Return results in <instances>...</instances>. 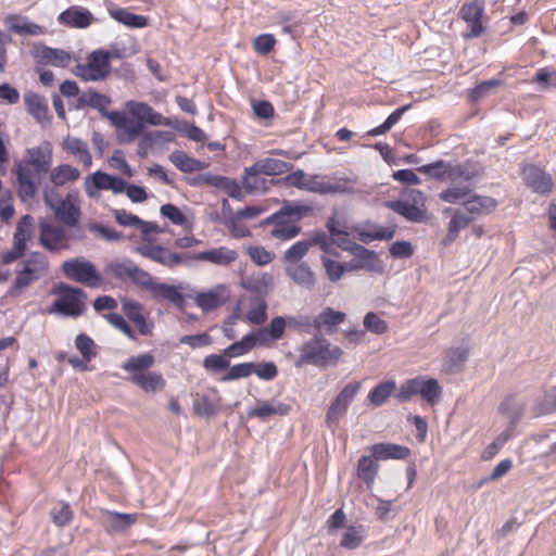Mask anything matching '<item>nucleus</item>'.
<instances>
[{
  "label": "nucleus",
  "mask_w": 556,
  "mask_h": 556,
  "mask_svg": "<svg viewBox=\"0 0 556 556\" xmlns=\"http://www.w3.org/2000/svg\"><path fill=\"white\" fill-rule=\"evenodd\" d=\"M395 235V227H383L380 225H367L358 231V239L364 243L375 240H391Z\"/></svg>",
  "instance_id": "c03bdc74"
},
{
  "label": "nucleus",
  "mask_w": 556,
  "mask_h": 556,
  "mask_svg": "<svg viewBox=\"0 0 556 556\" xmlns=\"http://www.w3.org/2000/svg\"><path fill=\"white\" fill-rule=\"evenodd\" d=\"M418 172L432 179L450 182L469 181L476 176L467 164H451L443 160L422 165L418 167Z\"/></svg>",
  "instance_id": "9d476101"
},
{
  "label": "nucleus",
  "mask_w": 556,
  "mask_h": 556,
  "mask_svg": "<svg viewBox=\"0 0 556 556\" xmlns=\"http://www.w3.org/2000/svg\"><path fill=\"white\" fill-rule=\"evenodd\" d=\"M472 190L468 186H452L439 193V199L450 204H462L472 195Z\"/></svg>",
  "instance_id": "a18cd8bd"
},
{
  "label": "nucleus",
  "mask_w": 556,
  "mask_h": 556,
  "mask_svg": "<svg viewBox=\"0 0 556 556\" xmlns=\"http://www.w3.org/2000/svg\"><path fill=\"white\" fill-rule=\"evenodd\" d=\"M345 319V314L342 312L334 311L330 307L324 309L318 316H316L313 320V323L309 321L308 317H304L303 321H301L299 325L302 326H314L316 329H321L323 326L327 327H333L341 323H343Z\"/></svg>",
  "instance_id": "a19ab883"
},
{
  "label": "nucleus",
  "mask_w": 556,
  "mask_h": 556,
  "mask_svg": "<svg viewBox=\"0 0 556 556\" xmlns=\"http://www.w3.org/2000/svg\"><path fill=\"white\" fill-rule=\"evenodd\" d=\"M308 177L304 170L302 169H296L290 174H288L287 176H285L281 181L285 186L287 187H294V188H298L300 190H307V180H308Z\"/></svg>",
  "instance_id": "338daca9"
},
{
  "label": "nucleus",
  "mask_w": 556,
  "mask_h": 556,
  "mask_svg": "<svg viewBox=\"0 0 556 556\" xmlns=\"http://www.w3.org/2000/svg\"><path fill=\"white\" fill-rule=\"evenodd\" d=\"M109 15L116 22L128 28H143L148 26V17L129 12L125 8L111 5L108 9Z\"/></svg>",
  "instance_id": "4c0bfd02"
},
{
  "label": "nucleus",
  "mask_w": 556,
  "mask_h": 556,
  "mask_svg": "<svg viewBox=\"0 0 556 556\" xmlns=\"http://www.w3.org/2000/svg\"><path fill=\"white\" fill-rule=\"evenodd\" d=\"M62 270L68 279L91 288L100 287L102 283L101 274L97 270L96 266L83 258L65 261L62 265Z\"/></svg>",
  "instance_id": "f8f14e48"
},
{
  "label": "nucleus",
  "mask_w": 556,
  "mask_h": 556,
  "mask_svg": "<svg viewBox=\"0 0 556 556\" xmlns=\"http://www.w3.org/2000/svg\"><path fill=\"white\" fill-rule=\"evenodd\" d=\"M291 407L278 401H258L256 405L247 412L249 418H258L262 421L268 420L271 416H286Z\"/></svg>",
  "instance_id": "b1692460"
},
{
  "label": "nucleus",
  "mask_w": 556,
  "mask_h": 556,
  "mask_svg": "<svg viewBox=\"0 0 556 556\" xmlns=\"http://www.w3.org/2000/svg\"><path fill=\"white\" fill-rule=\"evenodd\" d=\"M74 513L71 505L66 502H60L51 510V518L55 526L65 527L73 520Z\"/></svg>",
  "instance_id": "3c124183"
},
{
  "label": "nucleus",
  "mask_w": 556,
  "mask_h": 556,
  "mask_svg": "<svg viewBox=\"0 0 556 556\" xmlns=\"http://www.w3.org/2000/svg\"><path fill=\"white\" fill-rule=\"evenodd\" d=\"M229 298V288L225 285H217L207 291L197 293L194 303L203 312H211L226 304Z\"/></svg>",
  "instance_id": "6ab92c4d"
},
{
  "label": "nucleus",
  "mask_w": 556,
  "mask_h": 556,
  "mask_svg": "<svg viewBox=\"0 0 556 556\" xmlns=\"http://www.w3.org/2000/svg\"><path fill=\"white\" fill-rule=\"evenodd\" d=\"M52 293L58 298L50 306L49 313L76 318L86 312L87 293L84 290L60 282L53 287Z\"/></svg>",
  "instance_id": "39448f33"
},
{
  "label": "nucleus",
  "mask_w": 556,
  "mask_h": 556,
  "mask_svg": "<svg viewBox=\"0 0 556 556\" xmlns=\"http://www.w3.org/2000/svg\"><path fill=\"white\" fill-rule=\"evenodd\" d=\"M366 539V529L361 523L344 527L341 535L340 546L346 549L358 548Z\"/></svg>",
  "instance_id": "ea45409f"
},
{
  "label": "nucleus",
  "mask_w": 556,
  "mask_h": 556,
  "mask_svg": "<svg viewBox=\"0 0 556 556\" xmlns=\"http://www.w3.org/2000/svg\"><path fill=\"white\" fill-rule=\"evenodd\" d=\"M75 346L86 362H90L97 355L94 341L87 334H78L75 339Z\"/></svg>",
  "instance_id": "6e6d98bb"
},
{
  "label": "nucleus",
  "mask_w": 556,
  "mask_h": 556,
  "mask_svg": "<svg viewBox=\"0 0 556 556\" xmlns=\"http://www.w3.org/2000/svg\"><path fill=\"white\" fill-rule=\"evenodd\" d=\"M294 365L302 367L313 365L316 367L336 366L343 356V350L332 344L321 336H315L305 341L299 349Z\"/></svg>",
  "instance_id": "7ed1b4c3"
},
{
  "label": "nucleus",
  "mask_w": 556,
  "mask_h": 556,
  "mask_svg": "<svg viewBox=\"0 0 556 556\" xmlns=\"http://www.w3.org/2000/svg\"><path fill=\"white\" fill-rule=\"evenodd\" d=\"M112 124L126 136L125 140L130 142L143 131V124L136 121L132 116H127L122 112H112L109 115Z\"/></svg>",
  "instance_id": "bb28decb"
},
{
  "label": "nucleus",
  "mask_w": 556,
  "mask_h": 556,
  "mask_svg": "<svg viewBox=\"0 0 556 556\" xmlns=\"http://www.w3.org/2000/svg\"><path fill=\"white\" fill-rule=\"evenodd\" d=\"M386 206L414 223L427 218L426 195L418 189H404L400 199L386 202Z\"/></svg>",
  "instance_id": "0eeeda50"
},
{
  "label": "nucleus",
  "mask_w": 556,
  "mask_h": 556,
  "mask_svg": "<svg viewBox=\"0 0 556 556\" xmlns=\"http://www.w3.org/2000/svg\"><path fill=\"white\" fill-rule=\"evenodd\" d=\"M84 187L86 194L90 199H97L102 190H110L115 194L123 193L126 188V180L118 176L97 170L86 177Z\"/></svg>",
  "instance_id": "ddd939ff"
},
{
  "label": "nucleus",
  "mask_w": 556,
  "mask_h": 556,
  "mask_svg": "<svg viewBox=\"0 0 556 556\" xmlns=\"http://www.w3.org/2000/svg\"><path fill=\"white\" fill-rule=\"evenodd\" d=\"M136 251L143 257L169 268L191 260V256L188 254L173 253L169 249L155 244H141L136 248Z\"/></svg>",
  "instance_id": "2eb2a0df"
},
{
  "label": "nucleus",
  "mask_w": 556,
  "mask_h": 556,
  "mask_svg": "<svg viewBox=\"0 0 556 556\" xmlns=\"http://www.w3.org/2000/svg\"><path fill=\"white\" fill-rule=\"evenodd\" d=\"M326 227L332 238H336V242L340 248H349L351 242L348 222L344 218H338L331 216L328 218Z\"/></svg>",
  "instance_id": "79ce46f5"
},
{
  "label": "nucleus",
  "mask_w": 556,
  "mask_h": 556,
  "mask_svg": "<svg viewBox=\"0 0 556 556\" xmlns=\"http://www.w3.org/2000/svg\"><path fill=\"white\" fill-rule=\"evenodd\" d=\"M352 181L349 178L330 179L327 176L311 175L307 180L308 192L325 194L352 192Z\"/></svg>",
  "instance_id": "dca6fc26"
},
{
  "label": "nucleus",
  "mask_w": 556,
  "mask_h": 556,
  "mask_svg": "<svg viewBox=\"0 0 556 556\" xmlns=\"http://www.w3.org/2000/svg\"><path fill=\"white\" fill-rule=\"evenodd\" d=\"M49 262L40 252H33L15 268V278L7 291L10 298L21 296L34 282L48 274Z\"/></svg>",
  "instance_id": "20e7f679"
},
{
  "label": "nucleus",
  "mask_w": 556,
  "mask_h": 556,
  "mask_svg": "<svg viewBox=\"0 0 556 556\" xmlns=\"http://www.w3.org/2000/svg\"><path fill=\"white\" fill-rule=\"evenodd\" d=\"M45 202L53 211L55 216L66 226L75 227L79 223L80 208L76 203V197L68 193L65 199H55L53 192L45 193Z\"/></svg>",
  "instance_id": "4468645a"
},
{
  "label": "nucleus",
  "mask_w": 556,
  "mask_h": 556,
  "mask_svg": "<svg viewBox=\"0 0 556 556\" xmlns=\"http://www.w3.org/2000/svg\"><path fill=\"white\" fill-rule=\"evenodd\" d=\"M254 363H240L233 366H229V370L220 378L222 382H229L233 380H239L242 378H247L253 374Z\"/></svg>",
  "instance_id": "603ef678"
},
{
  "label": "nucleus",
  "mask_w": 556,
  "mask_h": 556,
  "mask_svg": "<svg viewBox=\"0 0 556 556\" xmlns=\"http://www.w3.org/2000/svg\"><path fill=\"white\" fill-rule=\"evenodd\" d=\"M343 250L350 251L352 255L357 260L363 269L368 271H382L381 262L375 251L368 250L365 247L350 242L349 248H342Z\"/></svg>",
  "instance_id": "cd10ccee"
},
{
  "label": "nucleus",
  "mask_w": 556,
  "mask_h": 556,
  "mask_svg": "<svg viewBox=\"0 0 556 556\" xmlns=\"http://www.w3.org/2000/svg\"><path fill=\"white\" fill-rule=\"evenodd\" d=\"M308 241H298L285 252V261L288 264H301L300 262L308 252Z\"/></svg>",
  "instance_id": "4d7b16f0"
},
{
  "label": "nucleus",
  "mask_w": 556,
  "mask_h": 556,
  "mask_svg": "<svg viewBox=\"0 0 556 556\" xmlns=\"http://www.w3.org/2000/svg\"><path fill=\"white\" fill-rule=\"evenodd\" d=\"M39 243L49 251H60L67 248L68 236L63 227L51 223H40Z\"/></svg>",
  "instance_id": "a211bd4d"
},
{
  "label": "nucleus",
  "mask_w": 556,
  "mask_h": 556,
  "mask_svg": "<svg viewBox=\"0 0 556 556\" xmlns=\"http://www.w3.org/2000/svg\"><path fill=\"white\" fill-rule=\"evenodd\" d=\"M412 106V104H406L401 108H397L393 111L387 119L379 126L367 131V136L377 137L387 134L395 124L400 122L403 114Z\"/></svg>",
  "instance_id": "8fccbe9b"
},
{
  "label": "nucleus",
  "mask_w": 556,
  "mask_h": 556,
  "mask_svg": "<svg viewBox=\"0 0 556 556\" xmlns=\"http://www.w3.org/2000/svg\"><path fill=\"white\" fill-rule=\"evenodd\" d=\"M155 364V357L147 352L130 356L121 366L128 374L127 380L140 388L146 393L161 392L166 387V380L159 371H151Z\"/></svg>",
  "instance_id": "f03ea898"
},
{
  "label": "nucleus",
  "mask_w": 556,
  "mask_h": 556,
  "mask_svg": "<svg viewBox=\"0 0 556 556\" xmlns=\"http://www.w3.org/2000/svg\"><path fill=\"white\" fill-rule=\"evenodd\" d=\"M348 406L343 405L336 399L331 402L328 412L326 414L325 422L328 428L334 430L339 421L344 417L348 412Z\"/></svg>",
  "instance_id": "5fc2aeb1"
},
{
  "label": "nucleus",
  "mask_w": 556,
  "mask_h": 556,
  "mask_svg": "<svg viewBox=\"0 0 556 556\" xmlns=\"http://www.w3.org/2000/svg\"><path fill=\"white\" fill-rule=\"evenodd\" d=\"M122 307L124 314L135 324L140 334H151L153 323L147 320L143 314L144 308L141 303L134 300L123 299Z\"/></svg>",
  "instance_id": "4be33fe9"
},
{
  "label": "nucleus",
  "mask_w": 556,
  "mask_h": 556,
  "mask_svg": "<svg viewBox=\"0 0 556 556\" xmlns=\"http://www.w3.org/2000/svg\"><path fill=\"white\" fill-rule=\"evenodd\" d=\"M473 220L472 215L465 210H454L447 224V235L443 240L444 245L452 243L458 237L459 231L467 228Z\"/></svg>",
  "instance_id": "e433bc0d"
},
{
  "label": "nucleus",
  "mask_w": 556,
  "mask_h": 556,
  "mask_svg": "<svg viewBox=\"0 0 556 556\" xmlns=\"http://www.w3.org/2000/svg\"><path fill=\"white\" fill-rule=\"evenodd\" d=\"M150 292L157 301H167L179 308L185 306V298L176 286L153 282Z\"/></svg>",
  "instance_id": "72a5a7b5"
},
{
  "label": "nucleus",
  "mask_w": 556,
  "mask_h": 556,
  "mask_svg": "<svg viewBox=\"0 0 556 556\" xmlns=\"http://www.w3.org/2000/svg\"><path fill=\"white\" fill-rule=\"evenodd\" d=\"M224 354H210L203 359V367L211 372H219L229 368L230 362Z\"/></svg>",
  "instance_id": "bf43d9fd"
},
{
  "label": "nucleus",
  "mask_w": 556,
  "mask_h": 556,
  "mask_svg": "<svg viewBox=\"0 0 556 556\" xmlns=\"http://www.w3.org/2000/svg\"><path fill=\"white\" fill-rule=\"evenodd\" d=\"M128 113L140 123L150 125H166V118L155 112L152 106L143 102L129 101L127 103Z\"/></svg>",
  "instance_id": "a878e982"
},
{
  "label": "nucleus",
  "mask_w": 556,
  "mask_h": 556,
  "mask_svg": "<svg viewBox=\"0 0 556 556\" xmlns=\"http://www.w3.org/2000/svg\"><path fill=\"white\" fill-rule=\"evenodd\" d=\"M497 205V200L492 197L472 193V195L464 202V210L477 219L481 216L492 214Z\"/></svg>",
  "instance_id": "393cba45"
},
{
  "label": "nucleus",
  "mask_w": 556,
  "mask_h": 556,
  "mask_svg": "<svg viewBox=\"0 0 556 556\" xmlns=\"http://www.w3.org/2000/svg\"><path fill=\"white\" fill-rule=\"evenodd\" d=\"M396 390V383L394 380H389L377 384L369 393L368 400L375 406L383 405L387 400L394 393Z\"/></svg>",
  "instance_id": "de8ad7c7"
},
{
  "label": "nucleus",
  "mask_w": 556,
  "mask_h": 556,
  "mask_svg": "<svg viewBox=\"0 0 556 556\" xmlns=\"http://www.w3.org/2000/svg\"><path fill=\"white\" fill-rule=\"evenodd\" d=\"M12 172L16 177V192L21 201H34L43 173L22 162L16 164Z\"/></svg>",
  "instance_id": "9b49d317"
},
{
  "label": "nucleus",
  "mask_w": 556,
  "mask_h": 556,
  "mask_svg": "<svg viewBox=\"0 0 556 556\" xmlns=\"http://www.w3.org/2000/svg\"><path fill=\"white\" fill-rule=\"evenodd\" d=\"M525 184L534 192L540 194H549L553 190V179L543 168L529 164L521 170Z\"/></svg>",
  "instance_id": "f3484780"
},
{
  "label": "nucleus",
  "mask_w": 556,
  "mask_h": 556,
  "mask_svg": "<svg viewBox=\"0 0 556 556\" xmlns=\"http://www.w3.org/2000/svg\"><path fill=\"white\" fill-rule=\"evenodd\" d=\"M363 323L364 327L375 334H383L388 331L387 321L380 318L376 313H367Z\"/></svg>",
  "instance_id": "680f3d73"
},
{
  "label": "nucleus",
  "mask_w": 556,
  "mask_h": 556,
  "mask_svg": "<svg viewBox=\"0 0 556 556\" xmlns=\"http://www.w3.org/2000/svg\"><path fill=\"white\" fill-rule=\"evenodd\" d=\"M161 214L168 218L174 225L186 227L188 219L185 214L174 204H164L161 206Z\"/></svg>",
  "instance_id": "0e129e2a"
},
{
  "label": "nucleus",
  "mask_w": 556,
  "mask_h": 556,
  "mask_svg": "<svg viewBox=\"0 0 556 556\" xmlns=\"http://www.w3.org/2000/svg\"><path fill=\"white\" fill-rule=\"evenodd\" d=\"M378 459H375L371 456H362L358 459L357 464V476L362 479L368 486H371L375 482L379 465L377 463Z\"/></svg>",
  "instance_id": "49530a36"
},
{
  "label": "nucleus",
  "mask_w": 556,
  "mask_h": 556,
  "mask_svg": "<svg viewBox=\"0 0 556 556\" xmlns=\"http://www.w3.org/2000/svg\"><path fill=\"white\" fill-rule=\"evenodd\" d=\"M113 53L99 49L92 51L84 64H77L73 71L74 75L84 81H101L111 73V58Z\"/></svg>",
  "instance_id": "6e6552de"
},
{
  "label": "nucleus",
  "mask_w": 556,
  "mask_h": 556,
  "mask_svg": "<svg viewBox=\"0 0 556 556\" xmlns=\"http://www.w3.org/2000/svg\"><path fill=\"white\" fill-rule=\"evenodd\" d=\"M321 262L329 280L333 282L340 280L346 270L345 266L342 263L332 260L328 256H323Z\"/></svg>",
  "instance_id": "052dcab7"
},
{
  "label": "nucleus",
  "mask_w": 556,
  "mask_h": 556,
  "mask_svg": "<svg viewBox=\"0 0 556 556\" xmlns=\"http://www.w3.org/2000/svg\"><path fill=\"white\" fill-rule=\"evenodd\" d=\"M63 148L84 167L89 168L92 165V155L86 141L75 137H67L63 142Z\"/></svg>",
  "instance_id": "c9c22d12"
},
{
  "label": "nucleus",
  "mask_w": 556,
  "mask_h": 556,
  "mask_svg": "<svg viewBox=\"0 0 556 556\" xmlns=\"http://www.w3.org/2000/svg\"><path fill=\"white\" fill-rule=\"evenodd\" d=\"M21 162L30 167H35L45 174L48 173L52 164L51 144L49 142H45L38 147L27 149L26 156Z\"/></svg>",
  "instance_id": "5701e85b"
},
{
  "label": "nucleus",
  "mask_w": 556,
  "mask_h": 556,
  "mask_svg": "<svg viewBox=\"0 0 556 556\" xmlns=\"http://www.w3.org/2000/svg\"><path fill=\"white\" fill-rule=\"evenodd\" d=\"M315 215V206L309 202L283 201L282 206L262 222V226L269 227L268 236L278 241H288L295 238L301 227L298 223Z\"/></svg>",
  "instance_id": "f257e3e1"
},
{
  "label": "nucleus",
  "mask_w": 556,
  "mask_h": 556,
  "mask_svg": "<svg viewBox=\"0 0 556 556\" xmlns=\"http://www.w3.org/2000/svg\"><path fill=\"white\" fill-rule=\"evenodd\" d=\"M36 58L42 64H50L55 67H67L72 62V55L63 49L50 48L41 46L36 49Z\"/></svg>",
  "instance_id": "c756f323"
},
{
  "label": "nucleus",
  "mask_w": 556,
  "mask_h": 556,
  "mask_svg": "<svg viewBox=\"0 0 556 556\" xmlns=\"http://www.w3.org/2000/svg\"><path fill=\"white\" fill-rule=\"evenodd\" d=\"M375 459H405L410 455V450L406 446L393 443H377L370 447Z\"/></svg>",
  "instance_id": "f704fd0d"
},
{
  "label": "nucleus",
  "mask_w": 556,
  "mask_h": 556,
  "mask_svg": "<svg viewBox=\"0 0 556 556\" xmlns=\"http://www.w3.org/2000/svg\"><path fill=\"white\" fill-rule=\"evenodd\" d=\"M79 178V169L70 164H61L49 170V179L55 187H62L66 184L75 182Z\"/></svg>",
  "instance_id": "58836bf2"
},
{
  "label": "nucleus",
  "mask_w": 556,
  "mask_h": 556,
  "mask_svg": "<svg viewBox=\"0 0 556 556\" xmlns=\"http://www.w3.org/2000/svg\"><path fill=\"white\" fill-rule=\"evenodd\" d=\"M286 273L290 279L304 289L312 290L315 287V274L306 263L288 264Z\"/></svg>",
  "instance_id": "473e14b6"
},
{
  "label": "nucleus",
  "mask_w": 556,
  "mask_h": 556,
  "mask_svg": "<svg viewBox=\"0 0 556 556\" xmlns=\"http://www.w3.org/2000/svg\"><path fill=\"white\" fill-rule=\"evenodd\" d=\"M15 210L13 206L12 194L10 190H2L0 192V219L8 224L14 216Z\"/></svg>",
  "instance_id": "13d9d810"
},
{
  "label": "nucleus",
  "mask_w": 556,
  "mask_h": 556,
  "mask_svg": "<svg viewBox=\"0 0 556 556\" xmlns=\"http://www.w3.org/2000/svg\"><path fill=\"white\" fill-rule=\"evenodd\" d=\"M193 412L200 417H210L215 415L217 409L207 395H202L194 400Z\"/></svg>",
  "instance_id": "69168bd1"
},
{
  "label": "nucleus",
  "mask_w": 556,
  "mask_h": 556,
  "mask_svg": "<svg viewBox=\"0 0 556 556\" xmlns=\"http://www.w3.org/2000/svg\"><path fill=\"white\" fill-rule=\"evenodd\" d=\"M247 253L253 263L260 266H265L271 263L275 258V254L273 252H269L265 248L258 245L249 247L247 249Z\"/></svg>",
  "instance_id": "e2e57ef3"
},
{
  "label": "nucleus",
  "mask_w": 556,
  "mask_h": 556,
  "mask_svg": "<svg viewBox=\"0 0 556 556\" xmlns=\"http://www.w3.org/2000/svg\"><path fill=\"white\" fill-rule=\"evenodd\" d=\"M290 169V164L279 159H261L253 165L248 167L249 174H260L267 176H276L287 173Z\"/></svg>",
  "instance_id": "2f4dec72"
},
{
  "label": "nucleus",
  "mask_w": 556,
  "mask_h": 556,
  "mask_svg": "<svg viewBox=\"0 0 556 556\" xmlns=\"http://www.w3.org/2000/svg\"><path fill=\"white\" fill-rule=\"evenodd\" d=\"M4 25L9 30L18 35L39 36L45 34V28L36 23L29 22L26 16L20 14H8Z\"/></svg>",
  "instance_id": "c85d7f7f"
},
{
  "label": "nucleus",
  "mask_w": 556,
  "mask_h": 556,
  "mask_svg": "<svg viewBox=\"0 0 556 556\" xmlns=\"http://www.w3.org/2000/svg\"><path fill=\"white\" fill-rule=\"evenodd\" d=\"M239 257L236 250L227 247H218L211 250L195 253L191 260L207 262L216 266H229L235 263Z\"/></svg>",
  "instance_id": "412c9836"
},
{
  "label": "nucleus",
  "mask_w": 556,
  "mask_h": 556,
  "mask_svg": "<svg viewBox=\"0 0 556 556\" xmlns=\"http://www.w3.org/2000/svg\"><path fill=\"white\" fill-rule=\"evenodd\" d=\"M276 45V39L271 34L257 36L253 41V49L262 55L270 53Z\"/></svg>",
  "instance_id": "774afa93"
},
{
  "label": "nucleus",
  "mask_w": 556,
  "mask_h": 556,
  "mask_svg": "<svg viewBox=\"0 0 556 556\" xmlns=\"http://www.w3.org/2000/svg\"><path fill=\"white\" fill-rule=\"evenodd\" d=\"M34 229V218L30 215H24L20 222L17 223L14 236L13 243L22 245L26 248L27 242L31 238Z\"/></svg>",
  "instance_id": "09e8293b"
},
{
  "label": "nucleus",
  "mask_w": 556,
  "mask_h": 556,
  "mask_svg": "<svg viewBox=\"0 0 556 556\" xmlns=\"http://www.w3.org/2000/svg\"><path fill=\"white\" fill-rule=\"evenodd\" d=\"M169 161L182 173H193L202 170L206 167V164L191 157L185 151L175 150L169 155Z\"/></svg>",
  "instance_id": "37998d69"
},
{
  "label": "nucleus",
  "mask_w": 556,
  "mask_h": 556,
  "mask_svg": "<svg viewBox=\"0 0 556 556\" xmlns=\"http://www.w3.org/2000/svg\"><path fill=\"white\" fill-rule=\"evenodd\" d=\"M24 103L27 112L38 122L45 123L51 119L47 100L33 91L24 94Z\"/></svg>",
  "instance_id": "7c9ffc66"
},
{
  "label": "nucleus",
  "mask_w": 556,
  "mask_h": 556,
  "mask_svg": "<svg viewBox=\"0 0 556 556\" xmlns=\"http://www.w3.org/2000/svg\"><path fill=\"white\" fill-rule=\"evenodd\" d=\"M458 17L466 24V33L463 35L465 39L481 37L489 23L484 0L464 2L458 10Z\"/></svg>",
  "instance_id": "1a4fd4ad"
},
{
  "label": "nucleus",
  "mask_w": 556,
  "mask_h": 556,
  "mask_svg": "<svg viewBox=\"0 0 556 556\" xmlns=\"http://www.w3.org/2000/svg\"><path fill=\"white\" fill-rule=\"evenodd\" d=\"M253 350L252 340L245 334L224 350V355L229 358L240 357Z\"/></svg>",
  "instance_id": "864d4df0"
},
{
  "label": "nucleus",
  "mask_w": 556,
  "mask_h": 556,
  "mask_svg": "<svg viewBox=\"0 0 556 556\" xmlns=\"http://www.w3.org/2000/svg\"><path fill=\"white\" fill-rule=\"evenodd\" d=\"M94 18L91 12L84 7L73 5L61 12L58 22L61 25L71 28H87L93 23Z\"/></svg>",
  "instance_id": "aec40b11"
},
{
  "label": "nucleus",
  "mask_w": 556,
  "mask_h": 556,
  "mask_svg": "<svg viewBox=\"0 0 556 556\" xmlns=\"http://www.w3.org/2000/svg\"><path fill=\"white\" fill-rule=\"evenodd\" d=\"M441 394L442 389L437 379L417 376L403 382L395 397L399 402L403 403L409 401L413 396H419L426 403L434 405L438 403Z\"/></svg>",
  "instance_id": "423d86ee"
}]
</instances>
